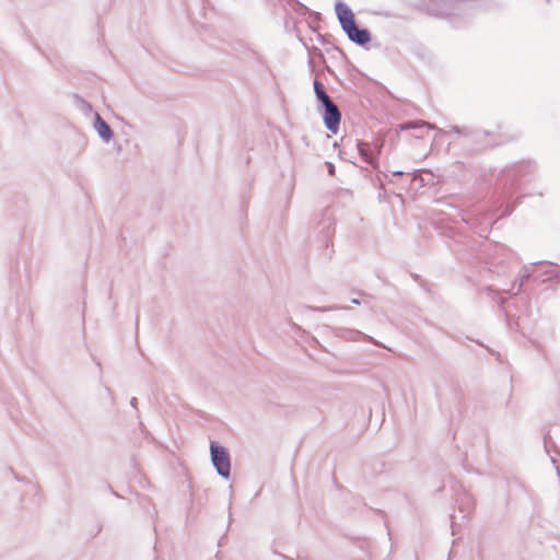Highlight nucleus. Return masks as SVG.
Listing matches in <instances>:
<instances>
[{
    "label": "nucleus",
    "instance_id": "0eeeda50",
    "mask_svg": "<svg viewBox=\"0 0 560 560\" xmlns=\"http://www.w3.org/2000/svg\"><path fill=\"white\" fill-rule=\"evenodd\" d=\"M358 151L362 160L371 165L374 170L378 167V161L372 150V143L365 141H358Z\"/></svg>",
    "mask_w": 560,
    "mask_h": 560
},
{
    "label": "nucleus",
    "instance_id": "9b49d317",
    "mask_svg": "<svg viewBox=\"0 0 560 560\" xmlns=\"http://www.w3.org/2000/svg\"><path fill=\"white\" fill-rule=\"evenodd\" d=\"M475 130H476V128L469 127V126H463V127L452 126L451 127L452 132H455L456 135L464 137V138H468V139L472 138Z\"/></svg>",
    "mask_w": 560,
    "mask_h": 560
},
{
    "label": "nucleus",
    "instance_id": "39448f33",
    "mask_svg": "<svg viewBox=\"0 0 560 560\" xmlns=\"http://www.w3.org/2000/svg\"><path fill=\"white\" fill-rule=\"evenodd\" d=\"M348 38L360 46H364L371 40V33L368 28H361L357 25L354 22L352 25H350L348 28L343 31Z\"/></svg>",
    "mask_w": 560,
    "mask_h": 560
},
{
    "label": "nucleus",
    "instance_id": "412c9836",
    "mask_svg": "<svg viewBox=\"0 0 560 560\" xmlns=\"http://www.w3.org/2000/svg\"><path fill=\"white\" fill-rule=\"evenodd\" d=\"M383 15H384V16H386V18H392V16H393V14H392V13H389V12H386V13H384Z\"/></svg>",
    "mask_w": 560,
    "mask_h": 560
},
{
    "label": "nucleus",
    "instance_id": "dca6fc26",
    "mask_svg": "<svg viewBox=\"0 0 560 560\" xmlns=\"http://www.w3.org/2000/svg\"><path fill=\"white\" fill-rule=\"evenodd\" d=\"M137 404H138L137 398H136V397H132V398L130 399V405H131L133 408H137Z\"/></svg>",
    "mask_w": 560,
    "mask_h": 560
},
{
    "label": "nucleus",
    "instance_id": "ddd939ff",
    "mask_svg": "<svg viewBox=\"0 0 560 560\" xmlns=\"http://www.w3.org/2000/svg\"><path fill=\"white\" fill-rule=\"evenodd\" d=\"M383 147H384V141H376V142L372 143V150H373L374 154L376 155V161H378V155L381 154Z\"/></svg>",
    "mask_w": 560,
    "mask_h": 560
},
{
    "label": "nucleus",
    "instance_id": "2eb2a0df",
    "mask_svg": "<svg viewBox=\"0 0 560 560\" xmlns=\"http://www.w3.org/2000/svg\"><path fill=\"white\" fill-rule=\"evenodd\" d=\"M329 175H335V166L330 162H326Z\"/></svg>",
    "mask_w": 560,
    "mask_h": 560
},
{
    "label": "nucleus",
    "instance_id": "9d476101",
    "mask_svg": "<svg viewBox=\"0 0 560 560\" xmlns=\"http://www.w3.org/2000/svg\"><path fill=\"white\" fill-rule=\"evenodd\" d=\"M424 127H427L429 129L435 128L434 125L423 121V120L407 121V122L399 125L400 130L419 129V128H424Z\"/></svg>",
    "mask_w": 560,
    "mask_h": 560
},
{
    "label": "nucleus",
    "instance_id": "f03ea898",
    "mask_svg": "<svg viewBox=\"0 0 560 560\" xmlns=\"http://www.w3.org/2000/svg\"><path fill=\"white\" fill-rule=\"evenodd\" d=\"M210 455L212 465L214 466L218 475L228 479L231 474V460L225 447L215 441H212L210 443Z\"/></svg>",
    "mask_w": 560,
    "mask_h": 560
},
{
    "label": "nucleus",
    "instance_id": "f8f14e48",
    "mask_svg": "<svg viewBox=\"0 0 560 560\" xmlns=\"http://www.w3.org/2000/svg\"><path fill=\"white\" fill-rule=\"evenodd\" d=\"M308 310L316 311V312H327L331 310H349L348 306H330V307H315V306H307Z\"/></svg>",
    "mask_w": 560,
    "mask_h": 560
},
{
    "label": "nucleus",
    "instance_id": "7ed1b4c3",
    "mask_svg": "<svg viewBox=\"0 0 560 560\" xmlns=\"http://www.w3.org/2000/svg\"><path fill=\"white\" fill-rule=\"evenodd\" d=\"M323 121L327 130L337 133L340 126L341 113L332 100L320 104Z\"/></svg>",
    "mask_w": 560,
    "mask_h": 560
},
{
    "label": "nucleus",
    "instance_id": "6e6552de",
    "mask_svg": "<svg viewBox=\"0 0 560 560\" xmlns=\"http://www.w3.org/2000/svg\"><path fill=\"white\" fill-rule=\"evenodd\" d=\"M94 128L105 142H108L114 136L109 125L97 113L95 114Z\"/></svg>",
    "mask_w": 560,
    "mask_h": 560
},
{
    "label": "nucleus",
    "instance_id": "423d86ee",
    "mask_svg": "<svg viewBox=\"0 0 560 560\" xmlns=\"http://www.w3.org/2000/svg\"><path fill=\"white\" fill-rule=\"evenodd\" d=\"M335 11L342 31L355 22L353 12L343 2H337L335 4Z\"/></svg>",
    "mask_w": 560,
    "mask_h": 560
},
{
    "label": "nucleus",
    "instance_id": "20e7f679",
    "mask_svg": "<svg viewBox=\"0 0 560 560\" xmlns=\"http://www.w3.org/2000/svg\"><path fill=\"white\" fill-rule=\"evenodd\" d=\"M470 140L477 147V149L492 148L503 142L501 140H497L493 132L480 128H476L475 133Z\"/></svg>",
    "mask_w": 560,
    "mask_h": 560
},
{
    "label": "nucleus",
    "instance_id": "1a4fd4ad",
    "mask_svg": "<svg viewBox=\"0 0 560 560\" xmlns=\"http://www.w3.org/2000/svg\"><path fill=\"white\" fill-rule=\"evenodd\" d=\"M313 86L316 100L319 105L331 100L330 96L327 94L324 84L318 79L314 80Z\"/></svg>",
    "mask_w": 560,
    "mask_h": 560
},
{
    "label": "nucleus",
    "instance_id": "6ab92c4d",
    "mask_svg": "<svg viewBox=\"0 0 560 560\" xmlns=\"http://www.w3.org/2000/svg\"><path fill=\"white\" fill-rule=\"evenodd\" d=\"M351 302H352V304H355V305L361 304V301L359 299H352Z\"/></svg>",
    "mask_w": 560,
    "mask_h": 560
},
{
    "label": "nucleus",
    "instance_id": "f3484780",
    "mask_svg": "<svg viewBox=\"0 0 560 560\" xmlns=\"http://www.w3.org/2000/svg\"><path fill=\"white\" fill-rule=\"evenodd\" d=\"M404 174H406V173L402 172V171H395V172H393L394 176H400V175H404Z\"/></svg>",
    "mask_w": 560,
    "mask_h": 560
},
{
    "label": "nucleus",
    "instance_id": "a211bd4d",
    "mask_svg": "<svg viewBox=\"0 0 560 560\" xmlns=\"http://www.w3.org/2000/svg\"><path fill=\"white\" fill-rule=\"evenodd\" d=\"M479 236H487V229H483L481 231L478 232Z\"/></svg>",
    "mask_w": 560,
    "mask_h": 560
},
{
    "label": "nucleus",
    "instance_id": "f257e3e1",
    "mask_svg": "<svg viewBox=\"0 0 560 560\" xmlns=\"http://www.w3.org/2000/svg\"><path fill=\"white\" fill-rule=\"evenodd\" d=\"M529 279L539 282L553 280L560 282V270H558L555 265L546 261H536L526 265L520 271V282L517 283V281H514L510 291L515 290L514 294H517Z\"/></svg>",
    "mask_w": 560,
    "mask_h": 560
},
{
    "label": "nucleus",
    "instance_id": "aec40b11",
    "mask_svg": "<svg viewBox=\"0 0 560 560\" xmlns=\"http://www.w3.org/2000/svg\"><path fill=\"white\" fill-rule=\"evenodd\" d=\"M512 211H513V209H506V210L503 212L502 217H503V215H508V214L512 213Z\"/></svg>",
    "mask_w": 560,
    "mask_h": 560
},
{
    "label": "nucleus",
    "instance_id": "4468645a",
    "mask_svg": "<svg viewBox=\"0 0 560 560\" xmlns=\"http://www.w3.org/2000/svg\"><path fill=\"white\" fill-rule=\"evenodd\" d=\"M463 220L467 223V224H470L471 228H477V221H479L478 218H463Z\"/></svg>",
    "mask_w": 560,
    "mask_h": 560
}]
</instances>
